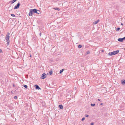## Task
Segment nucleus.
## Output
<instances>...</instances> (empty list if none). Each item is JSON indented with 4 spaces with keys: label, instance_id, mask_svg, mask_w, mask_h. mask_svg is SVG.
I'll return each instance as SVG.
<instances>
[{
    "label": "nucleus",
    "instance_id": "obj_1",
    "mask_svg": "<svg viewBox=\"0 0 125 125\" xmlns=\"http://www.w3.org/2000/svg\"><path fill=\"white\" fill-rule=\"evenodd\" d=\"M10 33H8L6 35V36L5 39L7 41V43H9V38H10Z\"/></svg>",
    "mask_w": 125,
    "mask_h": 125
},
{
    "label": "nucleus",
    "instance_id": "obj_2",
    "mask_svg": "<svg viewBox=\"0 0 125 125\" xmlns=\"http://www.w3.org/2000/svg\"><path fill=\"white\" fill-rule=\"evenodd\" d=\"M34 9H30V10L29 12V16H32V14L33 13H34Z\"/></svg>",
    "mask_w": 125,
    "mask_h": 125
},
{
    "label": "nucleus",
    "instance_id": "obj_3",
    "mask_svg": "<svg viewBox=\"0 0 125 125\" xmlns=\"http://www.w3.org/2000/svg\"><path fill=\"white\" fill-rule=\"evenodd\" d=\"M46 77V75L45 73H43L42 74L40 78L41 79H45Z\"/></svg>",
    "mask_w": 125,
    "mask_h": 125
},
{
    "label": "nucleus",
    "instance_id": "obj_4",
    "mask_svg": "<svg viewBox=\"0 0 125 125\" xmlns=\"http://www.w3.org/2000/svg\"><path fill=\"white\" fill-rule=\"evenodd\" d=\"M125 40V37L122 38H119L118 39V40L119 42H122Z\"/></svg>",
    "mask_w": 125,
    "mask_h": 125
},
{
    "label": "nucleus",
    "instance_id": "obj_5",
    "mask_svg": "<svg viewBox=\"0 0 125 125\" xmlns=\"http://www.w3.org/2000/svg\"><path fill=\"white\" fill-rule=\"evenodd\" d=\"M34 13H36L38 14H39L40 13V11L36 9H34Z\"/></svg>",
    "mask_w": 125,
    "mask_h": 125
},
{
    "label": "nucleus",
    "instance_id": "obj_6",
    "mask_svg": "<svg viewBox=\"0 0 125 125\" xmlns=\"http://www.w3.org/2000/svg\"><path fill=\"white\" fill-rule=\"evenodd\" d=\"M20 5V4L19 3H18L17 4V5L15 6L14 8V9H16L18 8Z\"/></svg>",
    "mask_w": 125,
    "mask_h": 125
},
{
    "label": "nucleus",
    "instance_id": "obj_7",
    "mask_svg": "<svg viewBox=\"0 0 125 125\" xmlns=\"http://www.w3.org/2000/svg\"><path fill=\"white\" fill-rule=\"evenodd\" d=\"M119 52V50H117L116 51H115L113 52L114 55H115L116 54L118 53Z\"/></svg>",
    "mask_w": 125,
    "mask_h": 125
},
{
    "label": "nucleus",
    "instance_id": "obj_8",
    "mask_svg": "<svg viewBox=\"0 0 125 125\" xmlns=\"http://www.w3.org/2000/svg\"><path fill=\"white\" fill-rule=\"evenodd\" d=\"M99 21V20H98L97 21L94 22H93V24H96Z\"/></svg>",
    "mask_w": 125,
    "mask_h": 125
},
{
    "label": "nucleus",
    "instance_id": "obj_9",
    "mask_svg": "<svg viewBox=\"0 0 125 125\" xmlns=\"http://www.w3.org/2000/svg\"><path fill=\"white\" fill-rule=\"evenodd\" d=\"M59 107L60 109H62L63 108V106L62 104H60L59 105Z\"/></svg>",
    "mask_w": 125,
    "mask_h": 125
},
{
    "label": "nucleus",
    "instance_id": "obj_10",
    "mask_svg": "<svg viewBox=\"0 0 125 125\" xmlns=\"http://www.w3.org/2000/svg\"><path fill=\"white\" fill-rule=\"evenodd\" d=\"M36 86V89H41V88L39 87V86L37 85H35Z\"/></svg>",
    "mask_w": 125,
    "mask_h": 125
},
{
    "label": "nucleus",
    "instance_id": "obj_11",
    "mask_svg": "<svg viewBox=\"0 0 125 125\" xmlns=\"http://www.w3.org/2000/svg\"><path fill=\"white\" fill-rule=\"evenodd\" d=\"M109 54L110 56H112L114 55L113 52L109 53Z\"/></svg>",
    "mask_w": 125,
    "mask_h": 125
},
{
    "label": "nucleus",
    "instance_id": "obj_12",
    "mask_svg": "<svg viewBox=\"0 0 125 125\" xmlns=\"http://www.w3.org/2000/svg\"><path fill=\"white\" fill-rule=\"evenodd\" d=\"M53 9H55V10H58V11H59L60 10V9H59L58 8H54Z\"/></svg>",
    "mask_w": 125,
    "mask_h": 125
},
{
    "label": "nucleus",
    "instance_id": "obj_13",
    "mask_svg": "<svg viewBox=\"0 0 125 125\" xmlns=\"http://www.w3.org/2000/svg\"><path fill=\"white\" fill-rule=\"evenodd\" d=\"M49 73L50 75L52 74V71H50L49 72Z\"/></svg>",
    "mask_w": 125,
    "mask_h": 125
},
{
    "label": "nucleus",
    "instance_id": "obj_14",
    "mask_svg": "<svg viewBox=\"0 0 125 125\" xmlns=\"http://www.w3.org/2000/svg\"><path fill=\"white\" fill-rule=\"evenodd\" d=\"M123 84H125V80H124L122 82H121Z\"/></svg>",
    "mask_w": 125,
    "mask_h": 125
},
{
    "label": "nucleus",
    "instance_id": "obj_15",
    "mask_svg": "<svg viewBox=\"0 0 125 125\" xmlns=\"http://www.w3.org/2000/svg\"><path fill=\"white\" fill-rule=\"evenodd\" d=\"M17 0H12V1H11V3L12 4L13 3H14V2H15Z\"/></svg>",
    "mask_w": 125,
    "mask_h": 125
},
{
    "label": "nucleus",
    "instance_id": "obj_16",
    "mask_svg": "<svg viewBox=\"0 0 125 125\" xmlns=\"http://www.w3.org/2000/svg\"><path fill=\"white\" fill-rule=\"evenodd\" d=\"M23 86L25 88H27V85H23Z\"/></svg>",
    "mask_w": 125,
    "mask_h": 125
},
{
    "label": "nucleus",
    "instance_id": "obj_17",
    "mask_svg": "<svg viewBox=\"0 0 125 125\" xmlns=\"http://www.w3.org/2000/svg\"><path fill=\"white\" fill-rule=\"evenodd\" d=\"M63 69H62V70H60V73H62V72L63 71Z\"/></svg>",
    "mask_w": 125,
    "mask_h": 125
},
{
    "label": "nucleus",
    "instance_id": "obj_18",
    "mask_svg": "<svg viewBox=\"0 0 125 125\" xmlns=\"http://www.w3.org/2000/svg\"><path fill=\"white\" fill-rule=\"evenodd\" d=\"M82 47V46L81 45H79L78 46V47L79 48H81Z\"/></svg>",
    "mask_w": 125,
    "mask_h": 125
},
{
    "label": "nucleus",
    "instance_id": "obj_19",
    "mask_svg": "<svg viewBox=\"0 0 125 125\" xmlns=\"http://www.w3.org/2000/svg\"><path fill=\"white\" fill-rule=\"evenodd\" d=\"M11 15L13 17H15V15L14 14H11Z\"/></svg>",
    "mask_w": 125,
    "mask_h": 125
},
{
    "label": "nucleus",
    "instance_id": "obj_20",
    "mask_svg": "<svg viewBox=\"0 0 125 125\" xmlns=\"http://www.w3.org/2000/svg\"><path fill=\"white\" fill-rule=\"evenodd\" d=\"M95 105V104H91V105L92 106H94Z\"/></svg>",
    "mask_w": 125,
    "mask_h": 125
},
{
    "label": "nucleus",
    "instance_id": "obj_21",
    "mask_svg": "<svg viewBox=\"0 0 125 125\" xmlns=\"http://www.w3.org/2000/svg\"><path fill=\"white\" fill-rule=\"evenodd\" d=\"M120 29V28H116L117 31H118Z\"/></svg>",
    "mask_w": 125,
    "mask_h": 125
},
{
    "label": "nucleus",
    "instance_id": "obj_22",
    "mask_svg": "<svg viewBox=\"0 0 125 125\" xmlns=\"http://www.w3.org/2000/svg\"><path fill=\"white\" fill-rule=\"evenodd\" d=\"M17 96H15L14 97V99H17Z\"/></svg>",
    "mask_w": 125,
    "mask_h": 125
},
{
    "label": "nucleus",
    "instance_id": "obj_23",
    "mask_svg": "<svg viewBox=\"0 0 125 125\" xmlns=\"http://www.w3.org/2000/svg\"><path fill=\"white\" fill-rule=\"evenodd\" d=\"M85 119V118L84 117H83L82 119V121L84 120Z\"/></svg>",
    "mask_w": 125,
    "mask_h": 125
},
{
    "label": "nucleus",
    "instance_id": "obj_24",
    "mask_svg": "<svg viewBox=\"0 0 125 125\" xmlns=\"http://www.w3.org/2000/svg\"><path fill=\"white\" fill-rule=\"evenodd\" d=\"M90 53V52H89V51H88V52H87V54H89Z\"/></svg>",
    "mask_w": 125,
    "mask_h": 125
},
{
    "label": "nucleus",
    "instance_id": "obj_25",
    "mask_svg": "<svg viewBox=\"0 0 125 125\" xmlns=\"http://www.w3.org/2000/svg\"><path fill=\"white\" fill-rule=\"evenodd\" d=\"M85 116L86 117H88L89 116V115H85Z\"/></svg>",
    "mask_w": 125,
    "mask_h": 125
},
{
    "label": "nucleus",
    "instance_id": "obj_26",
    "mask_svg": "<svg viewBox=\"0 0 125 125\" xmlns=\"http://www.w3.org/2000/svg\"><path fill=\"white\" fill-rule=\"evenodd\" d=\"M94 123H93V122H92V123H91V125H94Z\"/></svg>",
    "mask_w": 125,
    "mask_h": 125
},
{
    "label": "nucleus",
    "instance_id": "obj_27",
    "mask_svg": "<svg viewBox=\"0 0 125 125\" xmlns=\"http://www.w3.org/2000/svg\"><path fill=\"white\" fill-rule=\"evenodd\" d=\"M39 35L40 36H41V33H39Z\"/></svg>",
    "mask_w": 125,
    "mask_h": 125
},
{
    "label": "nucleus",
    "instance_id": "obj_28",
    "mask_svg": "<svg viewBox=\"0 0 125 125\" xmlns=\"http://www.w3.org/2000/svg\"><path fill=\"white\" fill-rule=\"evenodd\" d=\"M2 51V50L1 49H0V52H1Z\"/></svg>",
    "mask_w": 125,
    "mask_h": 125
},
{
    "label": "nucleus",
    "instance_id": "obj_29",
    "mask_svg": "<svg viewBox=\"0 0 125 125\" xmlns=\"http://www.w3.org/2000/svg\"><path fill=\"white\" fill-rule=\"evenodd\" d=\"M121 24L122 25H123V24L122 23H121Z\"/></svg>",
    "mask_w": 125,
    "mask_h": 125
},
{
    "label": "nucleus",
    "instance_id": "obj_30",
    "mask_svg": "<svg viewBox=\"0 0 125 125\" xmlns=\"http://www.w3.org/2000/svg\"><path fill=\"white\" fill-rule=\"evenodd\" d=\"M13 87H14V86H15V85H14V84H13Z\"/></svg>",
    "mask_w": 125,
    "mask_h": 125
},
{
    "label": "nucleus",
    "instance_id": "obj_31",
    "mask_svg": "<svg viewBox=\"0 0 125 125\" xmlns=\"http://www.w3.org/2000/svg\"><path fill=\"white\" fill-rule=\"evenodd\" d=\"M31 55H30V57H31Z\"/></svg>",
    "mask_w": 125,
    "mask_h": 125
},
{
    "label": "nucleus",
    "instance_id": "obj_32",
    "mask_svg": "<svg viewBox=\"0 0 125 125\" xmlns=\"http://www.w3.org/2000/svg\"><path fill=\"white\" fill-rule=\"evenodd\" d=\"M102 51L103 52H104V50H102Z\"/></svg>",
    "mask_w": 125,
    "mask_h": 125
},
{
    "label": "nucleus",
    "instance_id": "obj_33",
    "mask_svg": "<svg viewBox=\"0 0 125 125\" xmlns=\"http://www.w3.org/2000/svg\"><path fill=\"white\" fill-rule=\"evenodd\" d=\"M102 104H103V103H101L100 104L101 105H102Z\"/></svg>",
    "mask_w": 125,
    "mask_h": 125
},
{
    "label": "nucleus",
    "instance_id": "obj_34",
    "mask_svg": "<svg viewBox=\"0 0 125 125\" xmlns=\"http://www.w3.org/2000/svg\"><path fill=\"white\" fill-rule=\"evenodd\" d=\"M98 101H100V100L99 99H98Z\"/></svg>",
    "mask_w": 125,
    "mask_h": 125
},
{
    "label": "nucleus",
    "instance_id": "obj_35",
    "mask_svg": "<svg viewBox=\"0 0 125 125\" xmlns=\"http://www.w3.org/2000/svg\"><path fill=\"white\" fill-rule=\"evenodd\" d=\"M11 93H13V92L12 91L11 92Z\"/></svg>",
    "mask_w": 125,
    "mask_h": 125
}]
</instances>
